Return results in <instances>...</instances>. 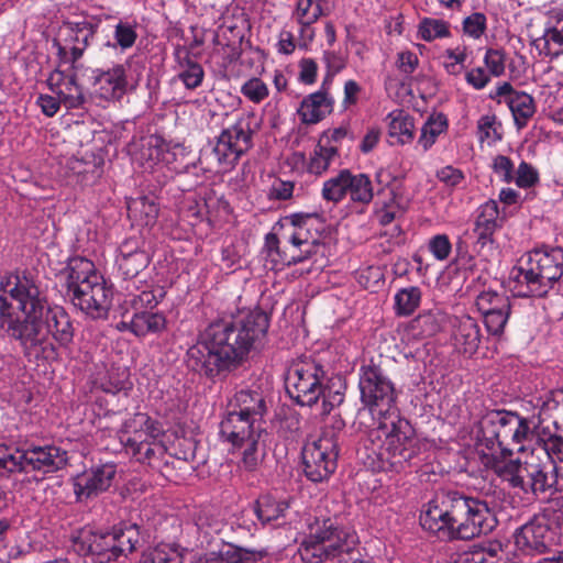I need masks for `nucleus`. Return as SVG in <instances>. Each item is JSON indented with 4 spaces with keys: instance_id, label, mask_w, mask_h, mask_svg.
<instances>
[{
    "instance_id": "obj_1",
    "label": "nucleus",
    "mask_w": 563,
    "mask_h": 563,
    "mask_svg": "<svg viewBox=\"0 0 563 563\" xmlns=\"http://www.w3.org/2000/svg\"><path fill=\"white\" fill-rule=\"evenodd\" d=\"M358 387L362 402L377 422L368 432L373 451L390 471L400 473L418 466L424 444L416 435L408 420L391 411L396 389L380 362L373 358L360 368Z\"/></svg>"
},
{
    "instance_id": "obj_55",
    "label": "nucleus",
    "mask_w": 563,
    "mask_h": 563,
    "mask_svg": "<svg viewBox=\"0 0 563 563\" xmlns=\"http://www.w3.org/2000/svg\"><path fill=\"white\" fill-rule=\"evenodd\" d=\"M316 252V250L309 247L285 245L280 258H274V263L287 266L298 264L311 257Z\"/></svg>"
},
{
    "instance_id": "obj_35",
    "label": "nucleus",
    "mask_w": 563,
    "mask_h": 563,
    "mask_svg": "<svg viewBox=\"0 0 563 563\" xmlns=\"http://www.w3.org/2000/svg\"><path fill=\"white\" fill-rule=\"evenodd\" d=\"M289 504L272 495H263L254 504V512L262 525H272L285 517Z\"/></svg>"
},
{
    "instance_id": "obj_3",
    "label": "nucleus",
    "mask_w": 563,
    "mask_h": 563,
    "mask_svg": "<svg viewBox=\"0 0 563 563\" xmlns=\"http://www.w3.org/2000/svg\"><path fill=\"white\" fill-rule=\"evenodd\" d=\"M18 309L24 318H7L4 328L9 336L18 340L27 357L54 360L56 349L49 339H45L43 317L45 295L36 280L30 275L15 276L14 286L9 289Z\"/></svg>"
},
{
    "instance_id": "obj_41",
    "label": "nucleus",
    "mask_w": 563,
    "mask_h": 563,
    "mask_svg": "<svg viewBox=\"0 0 563 563\" xmlns=\"http://www.w3.org/2000/svg\"><path fill=\"white\" fill-rule=\"evenodd\" d=\"M184 554L179 545L159 543L155 548L145 551L140 563H183Z\"/></svg>"
},
{
    "instance_id": "obj_58",
    "label": "nucleus",
    "mask_w": 563,
    "mask_h": 563,
    "mask_svg": "<svg viewBox=\"0 0 563 563\" xmlns=\"http://www.w3.org/2000/svg\"><path fill=\"white\" fill-rule=\"evenodd\" d=\"M514 181L520 188H530L539 181V174L530 164L521 162L514 174Z\"/></svg>"
},
{
    "instance_id": "obj_25",
    "label": "nucleus",
    "mask_w": 563,
    "mask_h": 563,
    "mask_svg": "<svg viewBox=\"0 0 563 563\" xmlns=\"http://www.w3.org/2000/svg\"><path fill=\"white\" fill-rule=\"evenodd\" d=\"M77 545L85 555H91L95 563H109L117 560L114 538L111 532L85 530L79 534Z\"/></svg>"
},
{
    "instance_id": "obj_63",
    "label": "nucleus",
    "mask_w": 563,
    "mask_h": 563,
    "mask_svg": "<svg viewBox=\"0 0 563 563\" xmlns=\"http://www.w3.org/2000/svg\"><path fill=\"white\" fill-rule=\"evenodd\" d=\"M429 249L437 260L443 261L449 257L452 246L445 234H439L430 240Z\"/></svg>"
},
{
    "instance_id": "obj_30",
    "label": "nucleus",
    "mask_w": 563,
    "mask_h": 563,
    "mask_svg": "<svg viewBox=\"0 0 563 563\" xmlns=\"http://www.w3.org/2000/svg\"><path fill=\"white\" fill-rule=\"evenodd\" d=\"M453 327L455 345L465 354H474L481 344L482 338L477 321L470 316H462L455 318Z\"/></svg>"
},
{
    "instance_id": "obj_37",
    "label": "nucleus",
    "mask_w": 563,
    "mask_h": 563,
    "mask_svg": "<svg viewBox=\"0 0 563 563\" xmlns=\"http://www.w3.org/2000/svg\"><path fill=\"white\" fill-rule=\"evenodd\" d=\"M27 473L26 449L0 445V475Z\"/></svg>"
},
{
    "instance_id": "obj_47",
    "label": "nucleus",
    "mask_w": 563,
    "mask_h": 563,
    "mask_svg": "<svg viewBox=\"0 0 563 563\" xmlns=\"http://www.w3.org/2000/svg\"><path fill=\"white\" fill-rule=\"evenodd\" d=\"M418 34L426 42L449 37L450 24L441 19L423 18L419 23Z\"/></svg>"
},
{
    "instance_id": "obj_2",
    "label": "nucleus",
    "mask_w": 563,
    "mask_h": 563,
    "mask_svg": "<svg viewBox=\"0 0 563 563\" xmlns=\"http://www.w3.org/2000/svg\"><path fill=\"white\" fill-rule=\"evenodd\" d=\"M268 314L261 309L242 310L210 322L187 351L188 366L206 377L224 378L249 358L265 338Z\"/></svg>"
},
{
    "instance_id": "obj_19",
    "label": "nucleus",
    "mask_w": 563,
    "mask_h": 563,
    "mask_svg": "<svg viewBox=\"0 0 563 563\" xmlns=\"http://www.w3.org/2000/svg\"><path fill=\"white\" fill-rule=\"evenodd\" d=\"M115 474L117 466L113 463H106L92 466L77 475L74 481L77 499H89L106 492L111 486Z\"/></svg>"
},
{
    "instance_id": "obj_13",
    "label": "nucleus",
    "mask_w": 563,
    "mask_h": 563,
    "mask_svg": "<svg viewBox=\"0 0 563 563\" xmlns=\"http://www.w3.org/2000/svg\"><path fill=\"white\" fill-rule=\"evenodd\" d=\"M358 203H369L373 199V186L365 174H353L349 169H342L338 175L323 183L321 196L328 202L339 203L346 196Z\"/></svg>"
},
{
    "instance_id": "obj_46",
    "label": "nucleus",
    "mask_w": 563,
    "mask_h": 563,
    "mask_svg": "<svg viewBox=\"0 0 563 563\" xmlns=\"http://www.w3.org/2000/svg\"><path fill=\"white\" fill-rule=\"evenodd\" d=\"M338 156V148L327 146L319 143L311 153L308 170L314 175H321L331 165L332 161Z\"/></svg>"
},
{
    "instance_id": "obj_33",
    "label": "nucleus",
    "mask_w": 563,
    "mask_h": 563,
    "mask_svg": "<svg viewBox=\"0 0 563 563\" xmlns=\"http://www.w3.org/2000/svg\"><path fill=\"white\" fill-rule=\"evenodd\" d=\"M265 430L253 434L247 439H243L241 443L232 444L234 448L241 451L240 465L245 471L253 472L262 463L265 456Z\"/></svg>"
},
{
    "instance_id": "obj_26",
    "label": "nucleus",
    "mask_w": 563,
    "mask_h": 563,
    "mask_svg": "<svg viewBox=\"0 0 563 563\" xmlns=\"http://www.w3.org/2000/svg\"><path fill=\"white\" fill-rule=\"evenodd\" d=\"M263 430L264 428L261 422L240 415L230 408H228L227 415L220 422V434L231 444L241 443L243 439H247Z\"/></svg>"
},
{
    "instance_id": "obj_42",
    "label": "nucleus",
    "mask_w": 563,
    "mask_h": 563,
    "mask_svg": "<svg viewBox=\"0 0 563 563\" xmlns=\"http://www.w3.org/2000/svg\"><path fill=\"white\" fill-rule=\"evenodd\" d=\"M448 319V314L442 310L431 309L415 319V327L420 330L422 335L432 336L443 329Z\"/></svg>"
},
{
    "instance_id": "obj_17",
    "label": "nucleus",
    "mask_w": 563,
    "mask_h": 563,
    "mask_svg": "<svg viewBox=\"0 0 563 563\" xmlns=\"http://www.w3.org/2000/svg\"><path fill=\"white\" fill-rule=\"evenodd\" d=\"M144 241L141 238L133 236L124 240L119 247V255L117 256L118 269L124 280L133 282V287L140 289L136 285L137 279L142 272L148 266L151 258L143 250Z\"/></svg>"
},
{
    "instance_id": "obj_61",
    "label": "nucleus",
    "mask_w": 563,
    "mask_h": 563,
    "mask_svg": "<svg viewBox=\"0 0 563 563\" xmlns=\"http://www.w3.org/2000/svg\"><path fill=\"white\" fill-rule=\"evenodd\" d=\"M323 62L327 66L325 80H332V78L346 66V57L334 51H324Z\"/></svg>"
},
{
    "instance_id": "obj_20",
    "label": "nucleus",
    "mask_w": 563,
    "mask_h": 563,
    "mask_svg": "<svg viewBox=\"0 0 563 563\" xmlns=\"http://www.w3.org/2000/svg\"><path fill=\"white\" fill-rule=\"evenodd\" d=\"M97 24L86 18L76 20H64L59 26V36L64 42L69 45L70 51V64L75 68V64L79 60L87 47L90 45Z\"/></svg>"
},
{
    "instance_id": "obj_11",
    "label": "nucleus",
    "mask_w": 563,
    "mask_h": 563,
    "mask_svg": "<svg viewBox=\"0 0 563 563\" xmlns=\"http://www.w3.org/2000/svg\"><path fill=\"white\" fill-rule=\"evenodd\" d=\"M552 511L543 510L519 528L515 534L516 548L526 555L543 554L556 544Z\"/></svg>"
},
{
    "instance_id": "obj_62",
    "label": "nucleus",
    "mask_w": 563,
    "mask_h": 563,
    "mask_svg": "<svg viewBox=\"0 0 563 563\" xmlns=\"http://www.w3.org/2000/svg\"><path fill=\"white\" fill-rule=\"evenodd\" d=\"M505 53L499 49H487L484 62L489 73L495 76H501L505 71Z\"/></svg>"
},
{
    "instance_id": "obj_39",
    "label": "nucleus",
    "mask_w": 563,
    "mask_h": 563,
    "mask_svg": "<svg viewBox=\"0 0 563 563\" xmlns=\"http://www.w3.org/2000/svg\"><path fill=\"white\" fill-rule=\"evenodd\" d=\"M129 217L142 227H151L158 217V207L154 199L142 196L128 203Z\"/></svg>"
},
{
    "instance_id": "obj_45",
    "label": "nucleus",
    "mask_w": 563,
    "mask_h": 563,
    "mask_svg": "<svg viewBox=\"0 0 563 563\" xmlns=\"http://www.w3.org/2000/svg\"><path fill=\"white\" fill-rule=\"evenodd\" d=\"M166 292L161 286H151L141 290L136 295H130L128 302L134 309V312L150 310L152 311L158 302L165 297Z\"/></svg>"
},
{
    "instance_id": "obj_54",
    "label": "nucleus",
    "mask_w": 563,
    "mask_h": 563,
    "mask_svg": "<svg viewBox=\"0 0 563 563\" xmlns=\"http://www.w3.org/2000/svg\"><path fill=\"white\" fill-rule=\"evenodd\" d=\"M241 93L251 102L261 103L268 97L269 90L262 79L252 77L242 85Z\"/></svg>"
},
{
    "instance_id": "obj_24",
    "label": "nucleus",
    "mask_w": 563,
    "mask_h": 563,
    "mask_svg": "<svg viewBox=\"0 0 563 563\" xmlns=\"http://www.w3.org/2000/svg\"><path fill=\"white\" fill-rule=\"evenodd\" d=\"M25 449L27 454V473L32 471L44 474L55 473L64 468L68 462L67 451L53 444H32Z\"/></svg>"
},
{
    "instance_id": "obj_15",
    "label": "nucleus",
    "mask_w": 563,
    "mask_h": 563,
    "mask_svg": "<svg viewBox=\"0 0 563 563\" xmlns=\"http://www.w3.org/2000/svg\"><path fill=\"white\" fill-rule=\"evenodd\" d=\"M475 306L483 316L487 331L501 335L511 313L510 298L504 292L483 290L476 296Z\"/></svg>"
},
{
    "instance_id": "obj_59",
    "label": "nucleus",
    "mask_w": 563,
    "mask_h": 563,
    "mask_svg": "<svg viewBox=\"0 0 563 563\" xmlns=\"http://www.w3.org/2000/svg\"><path fill=\"white\" fill-rule=\"evenodd\" d=\"M114 38L117 45L122 49H128L134 45L137 34L131 24L120 21L114 26Z\"/></svg>"
},
{
    "instance_id": "obj_23",
    "label": "nucleus",
    "mask_w": 563,
    "mask_h": 563,
    "mask_svg": "<svg viewBox=\"0 0 563 563\" xmlns=\"http://www.w3.org/2000/svg\"><path fill=\"white\" fill-rule=\"evenodd\" d=\"M93 74V92L100 99L120 100L125 95L128 78L124 65L118 64L107 70L96 69Z\"/></svg>"
},
{
    "instance_id": "obj_31",
    "label": "nucleus",
    "mask_w": 563,
    "mask_h": 563,
    "mask_svg": "<svg viewBox=\"0 0 563 563\" xmlns=\"http://www.w3.org/2000/svg\"><path fill=\"white\" fill-rule=\"evenodd\" d=\"M333 100L324 90L313 92L306 97L298 109L303 123L314 124L332 111Z\"/></svg>"
},
{
    "instance_id": "obj_43",
    "label": "nucleus",
    "mask_w": 563,
    "mask_h": 563,
    "mask_svg": "<svg viewBox=\"0 0 563 563\" xmlns=\"http://www.w3.org/2000/svg\"><path fill=\"white\" fill-rule=\"evenodd\" d=\"M448 129L446 117L442 113L431 115L421 129L418 144L423 151H428L437 141L438 136Z\"/></svg>"
},
{
    "instance_id": "obj_44",
    "label": "nucleus",
    "mask_w": 563,
    "mask_h": 563,
    "mask_svg": "<svg viewBox=\"0 0 563 563\" xmlns=\"http://www.w3.org/2000/svg\"><path fill=\"white\" fill-rule=\"evenodd\" d=\"M219 555L224 563H255L266 555V551H256L233 544H223L219 549Z\"/></svg>"
},
{
    "instance_id": "obj_32",
    "label": "nucleus",
    "mask_w": 563,
    "mask_h": 563,
    "mask_svg": "<svg viewBox=\"0 0 563 563\" xmlns=\"http://www.w3.org/2000/svg\"><path fill=\"white\" fill-rule=\"evenodd\" d=\"M526 470L525 479L528 478L526 487L534 496L547 493L556 483L555 466L552 462L544 465L528 464Z\"/></svg>"
},
{
    "instance_id": "obj_9",
    "label": "nucleus",
    "mask_w": 563,
    "mask_h": 563,
    "mask_svg": "<svg viewBox=\"0 0 563 563\" xmlns=\"http://www.w3.org/2000/svg\"><path fill=\"white\" fill-rule=\"evenodd\" d=\"M452 521L454 540H472L490 532L494 516L486 501L459 492H452Z\"/></svg>"
},
{
    "instance_id": "obj_51",
    "label": "nucleus",
    "mask_w": 563,
    "mask_h": 563,
    "mask_svg": "<svg viewBox=\"0 0 563 563\" xmlns=\"http://www.w3.org/2000/svg\"><path fill=\"white\" fill-rule=\"evenodd\" d=\"M495 232L496 231L479 228L473 229V235L475 239L473 249L478 256L488 258L494 253L496 250V242L494 239Z\"/></svg>"
},
{
    "instance_id": "obj_14",
    "label": "nucleus",
    "mask_w": 563,
    "mask_h": 563,
    "mask_svg": "<svg viewBox=\"0 0 563 563\" xmlns=\"http://www.w3.org/2000/svg\"><path fill=\"white\" fill-rule=\"evenodd\" d=\"M452 492L437 494L420 515L421 527L442 540H454Z\"/></svg>"
},
{
    "instance_id": "obj_10",
    "label": "nucleus",
    "mask_w": 563,
    "mask_h": 563,
    "mask_svg": "<svg viewBox=\"0 0 563 563\" xmlns=\"http://www.w3.org/2000/svg\"><path fill=\"white\" fill-rule=\"evenodd\" d=\"M339 433L325 428L321 435L302 449L303 472L314 483L327 481L336 470L339 457Z\"/></svg>"
},
{
    "instance_id": "obj_7",
    "label": "nucleus",
    "mask_w": 563,
    "mask_h": 563,
    "mask_svg": "<svg viewBox=\"0 0 563 563\" xmlns=\"http://www.w3.org/2000/svg\"><path fill=\"white\" fill-rule=\"evenodd\" d=\"M514 278L519 297H541L563 275V249L536 250L522 257Z\"/></svg>"
},
{
    "instance_id": "obj_21",
    "label": "nucleus",
    "mask_w": 563,
    "mask_h": 563,
    "mask_svg": "<svg viewBox=\"0 0 563 563\" xmlns=\"http://www.w3.org/2000/svg\"><path fill=\"white\" fill-rule=\"evenodd\" d=\"M323 0H296L291 19L298 24V45L307 48L316 37L313 24L328 13L322 7Z\"/></svg>"
},
{
    "instance_id": "obj_4",
    "label": "nucleus",
    "mask_w": 563,
    "mask_h": 563,
    "mask_svg": "<svg viewBox=\"0 0 563 563\" xmlns=\"http://www.w3.org/2000/svg\"><path fill=\"white\" fill-rule=\"evenodd\" d=\"M306 563L338 560L339 563H363L358 538L354 530L341 527L332 518L316 519L299 547Z\"/></svg>"
},
{
    "instance_id": "obj_48",
    "label": "nucleus",
    "mask_w": 563,
    "mask_h": 563,
    "mask_svg": "<svg viewBox=\"0 0 563 563\" xmlns=\"http://www.w3.org/2000/svg\"><path fill=\"white\" fill-rule=\"evenodd\" d=\"M181 70L178 78L184 82L187 89L198 88L205 77L202 66L196 60L191 59L188 55L180 62Z\"/></svg>"
},
{
    "instance_id": "obj_27",
    "label": "nucleus",
    "mask_w": 563,
    "mask_h": 563,
    "mask_svg": "<svg viewBox=\"0 0 563 563\" xmlns=\"http://www.w3.org/2000/svg\"><path fill=\"white\" fill-rule=\"evenodd\" d=\"M43 317V328L45 339L49 335L62 346L68 345L74 338V328L69 316L58 306L51 307L45 299V308Z\"/></svg>"
},
{
    "instance_id": "obj_50",
    "label": "nucleus",
    "mask_w": 563,
    "mask_h": 563,
    "mask_svg": "<svg viewBox=\"0 0 563 563\" xmlns=\"http://www.w3.org/2000/svg\"><path fill=\"white\" fill-rule=\"evenodd\" d=\"M421 291L418 287H409L400 289L396 296V308L399 314L409 316L419 306Z\"/></svg>"
},
{
    "instance_id": "obj_29",
    "label": "nucleus",
    "mask_w": 563,
    "mask_h": 563,
    "mask_svg": "<svg viewBox=\"0 0 563 563\" xmlns=\"http://www.w3.org/2000/svg\"><path fill=\"white\" fill-rule=\"evenodd\" d=\"M228 408L261 423L264 415L267 412L266 400L262 393L250 389H242L235 393Z\"/></svg>"
},
{
    "instance_id": "obj_56",
    "label": "nucleus",
    "mask_w": 563,
    "mask_h": 563,
    "mask_svg": "<svg viewBox=\"0 0 563 563\" xmlns=\"http://www.w3.org/2000/svg\"><path fill=\"white\" fill-rule=\"evenodd\" d=\"M132 454L142 463L153 465L156 460H159L165 454V446L157 440L151 443L142 444L140 450L132 451Z\"/></svg>"
},
{
    "instance_id": "obj_36",
    "label": "nucleus",
    "mask_w": 563,
    "mask_h": 563,
    "mask_svg": "<svg viewBox=\"0 0 563 563\" xmlns=\"http://www.w3.org/2000/svg\"><path fill=\"white\" fill-rule=\"evenodd\" d=\"M166 328V318L161 312L150 310L134 312L130 321V330L136 336L159 333Z\"/></svg>"
},
{
    "instance_id": "obj_64",
    "label": "nucleus",
    "mask_w": 563,
    "mask_h": 563,
    "mask_svg": "<svg viewBox=\"0 0 563 563\" xmlns=\"http://www.w3.org/2000/svg\"><path fill=\"white\" fill-rule=\"evenodd\" d=\"M437 178L448 187H456L463 181L464 174L461 169L448 165L437 172Z\"/></svg>"
},
{
    "instance_id": "obj_53",
    "label": "nucleus",
    "mask_w": 563,
    "mask_h": 563,
    "mask_svg": "<svg viewBox=\"0 0 563 563\" xmlns=\"http://www.w3.org/2000/svg\"><path fill=\"white\" fill-rule=\"evenodd\" d=\"M68 167L75 175L81 177V181L98 178L101 174V169L95 158L85 161L82 158L73 157L68 161Z\"/></svg>"
},
{
    "instance_id": "obj_12",
    "label": "nucleus",
    "mask_w": 563,
    "mask_h": 563,
    "mask_svg": "<svg viewBox=\"0 0 563 563\" xmlns=\"http://www.w3.org/2000/svg\"><path fill=\"white\" fill-rule=\"evenodd\" d=\"M252 136L250 119L240 118L233 125L221 132L211 153L220 166L232 168L241 156L252 148Z\"/></svg>"
},
{
    "instance_id": "obj_38",
    "label": "nucleus",
    "mask_w": 563,
    "mask_h": 563,
    "mask_svg": "<svg viewBox=\"0 0 563 563\" xmlns=\"http://www.w3.org/2000/svg\"><path fill=\"white\" fill-rule=\"evenodd\" d=\"M114 538V553L118 559L120 555H126L133 552L140 543V529L136 523H122L111 531Z\"/></svg>"
},
{
    "instance_id": "obj_57",
    "label": "nucleus",
    "mask_w": 563,
    "mask_h": 563,
    "mask_svg": "<svg viewBox=\"0 0 563 563\" xmlns=\"http://www.w3.org/2000/svg\"><path fill=\"white\" fill-rule=\"evenodd\" d=\"M487 19L484 13L475 12L463 20V32L475 40L479 38L486 31Z\"/></svg>"
},
{
    "instance_id": "obj_60",
    "label": "nucleus",
    "mask_w": 563,
    "mask_h": 563,
    "mask_svg": "<svg viewBox=\"0 0 563 563\" xmlns=\"http://www.w3.org/2000/svg\"><path fill=\"white\" fill-rule=\"evenodd\" d=\"M492 169L501 179V181L507 184L514 181L515 166L508 156H495L492 163Z\"/></svg>"
},
{
    "instance_id": "obj_40",
    "label": "nucleus",
    "mask_w": 563,
    "mask_h": 563,
    "mask_svg": "<svg viewBox=\"0 0 563 563\" xmlns=\"http://www.w3.org/2000/svg\"><path fill=\"white\" fill-rule=\"evenodd\" d=\"M505 102L512 113L518 130L523 129L530 118L536 113L534 100L527 92L521 91L520 93H515L511 98L505 100Z\"/></svg>"
},
{
    "instance_id": "obj_49",
    "label": "nucleus",
    "mask_w": 563,
    "mask_h": 563,
    "mask_svg": "<svg viewBox=\"0 0 563 563\" xmlns=\"http://www.w3.org/2000/svg\"><path fill=\"white\" fill-rule=\"evenodd\" d=\"M500 224L501 219L499 218L497 201L489 200L481 206L474 228L496 231Z\"/></svg>"
},
{
    "instance_id": "obj_22",
    "label": "nucleus",
    "mask_w": 563,
    "mask_h": 563,
    "mask_svg": "<svg viewBox=\"0 0 563 563\" xmlns=\"http://www.w3.org/2000/svg\"><path fill=\"white\" fill-rule=\"evenodd\" d=\"M484 464L490 467L503 481L508 482L512 488H519L525 494L529 493L526 487L525 473L528 463L521 464L519 460L509 459L512 454H499L482 450Z\"/></svg>"
},
{
    "instance_id": "obj_6",
    "label": "nucleus",
    "mask_w": 563,
    "mask_h": 563,
    "mask_svg": "<svg viewBox=\"0 0 563 563\" xmlns=\"http://www.w3.org/2000/svg\"><path fill=\"white\" fill-rule=\"evenodd\" d=\"M532 435L527 419L517 412L492 410L479 420V451L512 454L515 450L523 451V442Z\"/></svg>"
},
{
    "instance_id": "obj_28",
    "label": "nucleus",
    "mask_w": 563,
    "mask_h": 563,
    "mask_svg": "<svg viewBox=\"0 0 563 563\" xmlns=\"http://www.w3.org/2000/svg\"><path fill=\"white\" fill-rule=\"evenodd\" d=\"M126 428L125 445L131 452L140 450L142 444L151 443L163 434L159 423L145 413L135 415Z\"/></svg>"
},
{
    "instance_id": "obj_34",
    "label": "nucleus",
    "mask_w": 563,
    "mask_h": 563,
    "mask_svg": "<svg viewBox=\"0 0 563 563\" xmlns=\"http://www.w3.org/2000/svg\"><path fill=\"white\" fill-rule=\"evenodd\" d=\"M388 135L391 144H409L415 139L413 119L402 110L393 111L388 114Z\"/></svg>"
},
{
    "instance_id": "obj_8",
    "label": "nucleus",
    "mask_w": 563,
    "mask_h": 563,
    "mask_svg": "<svg viewBox=\"0 0 563 563\" xmlns=\"http://www.w3.org/2000/svg\"><path fill=\"white\" fill-rule=\"evenodd\" d=\"M325 372L319 363L311 358L294 361L287 368L285 387L289 397L301 406H312L323 397V412H330L343 401V394H331L323 380Z\"/></svg>"
},
{
    "instance_id": "obj_5",
    "label": "nucleus",
    "mask_w": 563,
    "mask_h": 563,
    "mask_svg": "<svg viewBox=\"0 0 563 563\" xmlns=\"http://www.w3.org/2000/svg\"><path fill=\"white\" fill-rule=\"evenodd\" d=\"M66 296L74 306L93 319L107 318L113 291L104 278L93 271L92 262L73 258L62 272Z\"/></svg>"
},
{
    "instance_id": "obj_18",
    "label": "nucleus",
    "mask_w": 563,
    "mask_h": 563,
    "mask_svg": "<svg viewBox=\"0 0 563 563\" xmlns=\"http://www.w3.org/2000/svg\"><path fill=\"white\" fill-rule=\"evenodd\" d=\"M49 90L60 98L66 109H84L88 98L77 82L76 67L67 73L60 69L52 71L47 78Z\"/></svg>"
},
{
    "instance_id": "obj_52",
    "label": "nucleus",
    "mask_w": 563,
    "mask_h": 563,
    "mask_svg": "<svg viewBox=\"0 0 563 563\" xmlns=\"http://www.w3.org/2000/svg\"><path fill=\"white\" fill-rule=\"evenodd\" d=\"M500 128L501 124L497 121L495 114H486L481 117L477 121L478 140L481 142H496L501 140Z\"/></svg>"
},
{
    "instance_id": "obj_16",
    "label": "nucleus",
    "mask_w": 563,
    "mask_h": 563,
    "mask_svg": "<svg viewBox=\"0 0 563 563\" xmlns=\"http://www.w3.org/2000/svg\"><path fill=\"white\" fill-rule=\"evenodd\" d=\"M292 227L287 243L296 247H309L317 251L319 239L323 231V219L317 212H297L285 217Z\"/></svg>"
}]
</instances>
